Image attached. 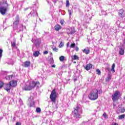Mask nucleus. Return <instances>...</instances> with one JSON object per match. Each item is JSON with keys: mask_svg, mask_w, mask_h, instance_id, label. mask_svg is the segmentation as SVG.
Returning <instances> with one entry per match:
<instances>
[{"mask_svg": "<svg viewBox=\"0 0 125 125\" xmlns=\"http://www.w3.org/2000/svg\"><path fill=\"white\" fill-rule=\"evenodd\" d=\"M82 114L83 108L80 105H77L75 110L72 112V115L75 118L76 121H79L82 118Z\"/></svg>", "mask_w": 125, "mask_h": 125, "instance_id": "1", "label": "nucleus"}, {"mask_svg": "<svg viewBox=\"0 0 125 125\" xmlns=\"http://www.w3.org/2000/svg\"><path fill=\"white\" fill-rule=\"evenodd\" d=\"M88 97L90 100H96L98 98V90L96 89L92 90Z\"/></svg>", "mask_w": 125, "mask_h": 125, "instance_id": "2", "label": "nucleus"}, {"mask_svg": "<svg viewBox=\"0 0 125 125\" xmlns=\"http://www.w3.org/2000/svg\"><path fill=\"white\" fill-rule=\"evenodd\" d=\"M35 87V83L31 82L29 84H26L22 87V90H25L26 91H29L32 90Z\"/></svg>", "mask_w": 125, "mask_h": 125, "instance_id": "3", "label": "nucleus"}, {"mask_svg": "<svg viewBox=\"0 0 125 125\" xmlns=\"http://www.w3.org/2000/svg\"><path fill=\"white\" fill-rule=\"evenodd\" d=\"M4 6H1L0 7V12L2 15H4V14H5V13L8 8L9 5L6 1H5V2H4Z\"/></svg>", "mask_w": 125, "mask_h": 125, "instance_id": "4", "label": "nucleus"}, {"mask_svg": "<svg viewBox=\"0 0 125 125\" xmlns=\"http://www.w3.org/2000/svg\"><path fill=\"white\" fill-rule=\"evenodd\" d=\"M56 96H57V93H56V90L53 89L50 95V98L52 102H55L56 100Z\"/></svg>", "mask_w": 125, "mask_h": 125, "instance_id": "5", "label": "nucleus"}, {"mask_svg": "<svg viewBox=\"0 0 125 125\" xmlns=\"http://www.w3.org/2000/svg\"><path fill=\"white\" fill-rule=\"evenodd\" d=\"M112 98L113 101H116V100H119V99L120 98V91H116L112 96Z\"/></svg>", "mask_w": 125, "mask_h": 125, "instance_id": "6", "label": "nucleus"}, {"mask_svg": "<svg viewBox=\"0 0 125 125\" xmlns=\"http://www.w3.org/2000/svg\"><path fill=\"white\" fill-rule=\"evenodd\" d=\"M16 20L13 23V26L15 29H17V26H18V24H19V16L18 15H17L16 17Z\"/></svg>", "mask_w": 125, "mask_h": 125, "instance_id": "7", "label": "nucleus"}, {"mask_svg": "<svg viewBox=\"0 0 125 125\" xmlns=\"http://www.w3.org/2000/svg\"><path fill=\"white\" fill-rule=\"evenodd\" d=\"M66 33L68 35H73L75 34V29H74L73 28H68L66 30Z\"/></svg>", "mask_w": 125, "mask_h": 125, "instance_id": "8", "label": "nucleus"}, {"mask_svg": "<svg viewBox=\"0 0 125 125\" xmlns=\"http://www.w3.org/2000/svg\"><path fill=\"white\" fill-rule=\"evenodd\" d=\"M32 42L35 44V46H39L41 43V39L32 40Z\"/></svg>", "mask_w": 125, "mask_h": 125, "instance_id": "9", "label": "nucleus"}, {"mask_svg": "<svg viewBox=\"0 0 125 125\" xmlns=\"http://www.w3.org/2000/svg\"><path fill=\"white\" fill-rule=\"evenodd\" d=\"M33 99H34V98L33 97V96H30L28 99V101L30 104V107H32L34 106L35 104V102H34V101L33 100Z\"/></svg>", "mask_w": 125, "mask_h": 125, "instance_id": "10", "label": "nucleus"}, {"mask_svg": "<svg viewBox=\"0 0 125 125\" xmlns=\"http://www.w3.org/2000/svg\"><path fill=\"white\" fill-rule=\"evenodd\" d=\"M4 88L6 91H9L11 89V86L10 84H5L4 85Z\"/></svg>", "mask_w": 125, "mask_h": 125, "instance_id": "11", "label": "nucleus"}, {"mask_svg": "<svg viewBox=\"0 0 125 125\" xmlns=\"http://www.w3.org/2000/svg\"><path fill=\"white\" fill-rule=\"evenodd\" d=\"M119 15L120 17H122V18H124L125 16V11L123 9L120 10L119 12Z\"/></svg>", "mask_w": 125, "mask_h": 125, "instance_id": "12", "label": "nucleus"}, {"mask_svg": "<svg viewBox=\"0 0 125 125\" xmlns=\"http://www.w3.org/2000/svg\"><path fill=\"white\" fill-rule=\"evenodd\" d=\"M10 85H11V86H16V85H17V82L16 81H12L11 82H10Z\"/></svg>", "mask_w": 125, "mask_h": 125, "instance_id": "13", "label": "nucleus"}, {"mask_svg": "<svg viewBox=\"0 0 125 125\" xmlns=\"http://www.w3.org/2000/svg\"><path fill=\"white\" fill-rule=\"evenodd\" d=\"M29 15H31V16L35 17V16H38V13H37V11L33 10L30 13Z\"/></svg>", "mask_w": 125, "mask_h": 125, "instance_id": "14", "label": "nucleus"}, {"mask_svg": "<svg viewBox=\"0 0 125 125\" xmlns=\"http://www.w3.org/2000/svg\"><path fill=\"white\" fill-rule=\"evenodd\" d=\"M92 68V64L89 63L86 65V67H85V70L86 71H88V70H90Z\"/></svg>", "mask_w": 125, "mask_h": 125, "instance_id": "15", "label": "nucleus"}, {"mask_svg": "<svg viewBox=\"0 0 125 125\" xmlns=\"http://www.w3.org/2000/svg\"><path fill=\"white\" fill-rule=\"evenodd\" d=\"M40 55V51H34L33 52V56L35 57H39Z\"/></svg>", "mask_w": 125, "mask_h": 125, "instance_id": "16", "label": "nucleus"}, {"mask_svg": "<svg viewBox=\"0 0 125 125\" xmlns=\"http://www.w3.org/2000/svg\"><path fill=\"white\" fill-rule=\"evenodd\" d=\"M55 30L56 31H59L61 29H62V27H61V26L59 24H57L55 26Z\"/></svg>", "mask_w": 125, "mask_h": 125, "instance_id": "17", "label": "nucleus"}, {"mask_svg": "<svg viewBox=\"0 0 125 125\" xmlns=\"http://www.w3.org/2000/svg\"><path fill=\"white\" fill-rule=\"evenodd\" d=\"M119 113H124L125 112V109L124 107H120L118 110Z\"/></svg>", "mask_w": 125, "mask_h": 125, "instance_id": "18", "label": "nucleus"}, {"mask_svg": "<svg viewBox=\"0 0 125 125\" xmlns=\"http://www.w3.org/2000/svg\"><path fill=\"white\" fill-rule=\"evenodd\" d=\"M72 60H79V56L77 55H74L71 56Z\"/></svg>", "mask_w": 125, "mask_h": 125, "instance_id": "19", "label": "nucleus"}, {"mask_svg": "<svg viewBox=\"0 0 125 125\" xmlns=\"http://www.w3.org/2000/svg\"><path fill=\"white\" fill-rule=\"evenodd\" d=\"M112 78V75L111 74H108V77L105 79V82H109L111 81V79Z\"/></svg>", "mask_w": 125, "mask_h": 125, "instance_id": "20", "label": "nucleus"}, {"mask_svg": "<svg viewBox=\"0 0 125 125\" xmlns=\"http://www.w3.org/2000/svg\"><path fill=\"white\" fill-rule=\"evenodd\" d=\"M30 64H31V62H26L24 63V67L25 68H27V67H29L30 66Z\"/></svg>", "mask_w": 125, "mask_h": 125, "instance_id": "21", "label": "nucleus"}, {"mask_svg": "<svg viewBox=\"0 0 125 125\" xmlns=\"http://www.w3.org/2000/svg\"><path fill=\"white\" fill-rule=\"evenodd\" d=\"M32 83H34L35 84V87L36 86V85H37L38 87H40V86H41V84H40V82H35L34 81H32Z\"/></svg>", "mask_w": 125, "mask_h": 125, "instance_id": "22", "label": "nucleus"}, {"mask_svg": "<svg viewBox=\"0 0 125 125\" xmlns=\"http://www.w3.org/2000/svg\"><path fill=\"white\" fill-rule=\"evenodd\" d=\"M83 53H85V54L87 55V54H89V49H84L83 50Z\"/></svg>", "mask_w": 125, "mask_h": 125, "instance_id": "23", "label": "nucleus"}, {"mask_svg": "<svg viewBox=\"0 0 125 125\" xmlns=\"http://www.w3.org/2000/svg\"><path fill=\"white\" fill-rule=\"evenodd\" d=\"M52 49L53 50V51H54L55 52H58V48L56 47L55 46H52Z\"/></svg>", "mask_w": 125, "mask_h": 125, "instance_id": "24", "label": "nucleus"}, {"mask_svg": "<svg viewBox=\"0 0 125 125\" xmlns=\"http://www.w3.org/2000/svg\"><path fill=\"white\" fill-rule=\"evenodd\" d=\"M124 53L125 50H124V49L121 48L119 51V54H120V55H124Z\"/></svg>", "mask_w": 125, "mask_h": 125, "instance_id": "25", "label": "nucleus"}, {"mask_svg": "<svg viewBox=\"0 0 125 125\" xmlns=\"http://www.w3.org/2000/svg\"><path fill=\"white\" fill-rule=\"evenodd\" d=\"M11 45L13 47H15V46H16V40L15 39H14V41L11 42Z\"/></svg>", "mask_w": 125, "mask_h": 125, "instance_id": "26", "label": "nucleus"}, {"mask_svg": "<svg viewBox=\"0 0 125 125\" xmlns=\"http://www.w3.org/2000/svg\"><path fill=\"white\" fill-rule=\"evenodd\" d=\"M12 78H13V76L12 75H9L6 76V79L8 81H9V80H11Z\"/></svg>", "mask_w": 125, "mask_h": 125, "instance_id": "27", "label": "nucleus"}, {"mask_svg": "<svg viewBox=\"0 0 125 125\" xmlns=\"http://www.w3.org/2000/svg\"><path fill=\"white\" fill-rule=\"evenodd\" d=\"M111 71L113 73H115V63H113L111 66Z\"/></svg>", "mask_w": 125, "mask_h": 125, "instance_id": "28", "label": "nucleus"}, {"mask_svg": "<svg viewBox=\"0 0 125 125\" xmlns=\"http://www.w3.org/2000/svg\"><path fill=\"white\" fill-rule=\"evenodd\" d=\"M125 114H123V115H120L119 116V119L120 120H122L123 119H125Z\"/></svg>", "mask_w": 125, "mask_h": 125, "instance_id": "29", "label": "nucleus"}, {"mask_svg": "<svg viewBox=\"0 0 125 125\" xmlns=\"http://www.w3.org/2000/svg\"><path fill=\"white\" fill-rule=\"evenodd\" d=\"M64 59H65V57L63 56H62L60 57V61H61V62L64 61Z\"/></svg>", "mask_w": 125, "mask_h": 125, "instance_id": "30", "label": "nucleus"}, {"mask_svg": "<svg viewBox=\"0 0 125 125\" xmlns=\"http://www.w3.org/2000/svg\"><path fill=\"white\" fill-rule=\"evenodd\" d=\"M36 111L37 113H41L42 110L41 109V108L38 107L36 108Z\"/></svg>", "mask_w": 125, "mask_h": 125, "instance_id": "31", "label": "nucleus"}, {"mask_svg": "<svg viewBox=\"0 0 125 125\" xmlns=\"http://www.w3.org/2000/svg\"><path fill=\"white\" fill-rule=\"evenodd\" d=\"M68 11L69 17H71V16H72V13H73V11L69 9L68 10Z\"/></svg>", "mask_w": 125, "mask_h": 125, "instance_id": "32", "label": "nucleus"}, {"mask_svg": "<svg viewBox=\"0 0 125 125\" xmlns=\"http://www.w3.org/2000/svg\"><path fill=\"white\" fill-rule=\"evenodd\" d=\"M63 46H64V43H63V42H61L59 47L60 48H61V47H63Z\"/></svg>", "mask_w": 125, "mask_h": 125, "instance_id": "33", "label": "nucleus"}, {"mask_svg": "<svg viewBox=\"0 0 125 125\" xmlns=\"http://www.w3.org/2000/svg\"><path fill=\"white\" fill-rule=\"evenodd\" d=\"M96 73L97 75H101V71H100L99 69L96 70Z\"/></svg>", "mask_w": 125, "mask_h": 125, "instance_id": "34", "label": "nucleus"}, {"mask_svg": "<svg viewBox=\"0 0 125 125\" xmlns=\"http://www.w3.org/2000/svg\"><path fill=\"white\" fill-rule=\"evenodd\" d=\"M75 46H76V44L75 43H72L70 45V48H74V47H75Z\"/></svg>", "mask_w": 125, "mask_h": 125, "instance_id": "35", "label": "nucleus"}, {"mask_svg": "<svg viewBox=\"0 0 125 125\" xmlns=\"http://www.w3.org/2000/svg\"><path fill=\"white\" fill-rule=\"evenodd\" d=\"M2 49H0V58H1V57L2 56V52H3Z\"/></svg>", "mask_w": 125, "mask_h": 125, "instance_id": "36", "label": "nucleus"}, {"mask_svg": "<svg viewBox=\"0 0 125 125\" xmlns=\"http://www.w3.org/2000/svg\"><path fill=\"white\" fill-rule=\"evenodd\" d=\"M3 86V83L2 82L0 81V88H1Z\"/></svg>", "mask_w": 125, "mask_h": 125, "instance_id": "37", "label": "nucleus"}, {"mask_svg": "<svg viewBox=\"0 0 125 125\" xmlns=\"http://www.w3.org/2000/svg\"><path fill=\"white\" fill-rule=\"evenodd\" d=\"M69 5H70V2L69 1V0H67L66 1V6L68 7V6H69Z\"/></svg>", "mask_w": 125, "mask_h": 125, "instance_id": "38", "label": "nucleus"}, {"mask_svg": "<svg viewBox=\"0 0 125 125\" xmlns=\"http://www.w3.org/2000/svg\"><path fill=\"white\" fill-rule=\"evenodd\" d=\"M103 116H104V118H105V119L108 118V116H107V114H106V113H104L103 114Z\"/></svg>", "mask_w": 125, "mask_h": 125, "instance_id": "39", "label": "nucleus"}, {"mask_svg": "<svg viewBox=\"0 0 125 125\" xmlns=\"http://www.w3.org/2000/svg\"><path fill=\"white\" fill-rule=\"evenodd\" d=\"M102 92H103L102 90H98V94L99 93V94H101V93H102Z\"/></svg>", "mask_w": 125, "mask_h": 125, "instance_id": "40", "label": "nucleus"}, {"mask_svg": "<svg viewBox=\"0 0 125 125\" xmlns=\"http://www.w3.org/2000/svg\"><path fill=\"white\" fill-rule=\"evenodd\" d=\"M19 102L21 104V105H22V104H23V102H22V100H21V99H20Z\"/></svg>", "mask_w": 125, "mask_h": 125, "instance_id": "41", "label": "nucleus"}, {"mask_svg": "<svg viewBox=\"0 0 125 125\" xmlns=\"http://www.w3.org/2000/svg\"><path fill=\"white\" fill-rule=\"evenodd\" d=\"M60 23L61 25H63V24H64V21H61Z\"/></svg>", "mask_w": 125, "mask_h": 125, "instance_id": "42", "label": "nucleus"}, {"mask_svg": "<svg viewBox=\"0 0 125 125\" xmlns=\"http://www.w3.org/2000/svg\"><path fill=\"white\" fill-rule=\"evenodd\" d=\"M47 53H48V51H45L43 52V54H47Z\"/></svg>", "mask_w": 125, "mask_h": 125, "instance_id": "43", "label": "nucleus"}, {"mask_svg": "<svg viewBox=\"0 0 125 125\" xmlns=\"http://www.w3.org/2000/svg\"><path fill=\"white\" fill-rule=\"evenodd\" d=\"M16 125H21L20 123L17 122V123H16Z\"/></svg>", "mask_w": 125, "mask_h": 125, "instance_id": "44", "label": "nucleus"}, {"mask_svg": "<svg viewBox=\"0 0 125 125\" xmlns=\"http://www.w3.org/2000/svg\"><path fill=\"white\" fill-rule=\"evenodd\" d=\"M106 70H107V71H111V68H110L109 67H107Z\"/></svg>", "mask_w": 125, "mask_h": 125, "instance_id": "45", "label": "nucleus"}, {"mask_svg": "<svg viewBox=\"0 0 125 125\" xmlns=\"http://www.w3.org/2000/svg\"><path fill=\"white\" fill-rule=\"evenodd\" d=\"M69 45H70V42H68L67 44V47H69Z\"/></svg>", "mask_w": 125, "mask_h": 125, "instance_id": "46", "label": "nucleus"}, {"mask_svg": "<svg viewBox=\"0 0 125 125\" xmlns=\"http://www.w3.org/2000/svg\"><path fill=\"white\" fill-rule=\"evenodd\" d=\"M76 51H79V47H76Z\"/></svg>", "mask_w": 125, "mask_h": 125, "instance_id": "47", "label": "nucleus"}, {"mask_svg": "<svg viewBox=\"0 0 125 125\" xmlns=\"http://www.w3.org/2000/svg\"><path fill=\"white\" fill-rule=\"evenodd\" d=\"M56 65L55 64L52 65V67L53 68H55Z\"/></svg>", "mask_w": 125, "mask_h": 125, "instance_id": "48", "label": "nucleus"}, {"mask_svg": "<svg viewBox=\"0 0 125 125\" xmlns=\"http://www.w3.org/2000/svg\"><path fill=\"white\" fill-rule=\"evenodd\" d=\"M28 8H25V9H24V10H25V11H26V10H28Z\"/></svg>", "mask_w": 125, "mask_h": 125, "instance_id": "49", "label": "nucleus"}, {"mask_svg": "<svg viewBox=\"0 0 125 125\" xmlns=\"http://www.w3.org/2000/svg\"><path fill=\"white\" fill-rule=\"evenodd\" d=\"M32 50L34 51V46L32 47Z\"/></svg>", "mask_w": 125, "mask_h": 125, "instance_id": "50", "label": "nucleus"}, {"mask_svg": "<svg viewBox=\"0 0 125 125\" xmlns=\"http://www.w3.org/2000/svg\"><path fill=\"white\" fill-rule=\"evenodd\" d=\"M48 3H49V2L48 1Z\"/></svg>", "mask_w": 125, "mask_h": 125, "instance_id": "51", "label": "nucleus"}, {"mask_svg": "<svg viewBox=\"0 0 125 125\" xmlns=\"http://www.w3.org/2000/svg\"><path fill=\"white\" fill-rule=\"evenodd\" d=\"M22 28L23 27V25H21Z\"/></svg>", "mask_w": 125, "mask_h": 125, "instance_id": "52", "label": "nucleus"}, {"mask_svg": "<svg viewBox=\"0 0 125 125\" xmlns=\"http://www.w3.org/2000/svg\"><path fill=\"white\" fill-rule=\"evenodd\" d=\"M21 41H22V39H21Z\"/></svg>", "mask_w": 125, "mask_h": 125, "instance_id": "53", "label": "nucleus"}, {"mask_svg": "<svg viewBox=\"0 0 125 125\" xmlns=\"http://www.w3.org/2000/svg\"><path fill=\"white\" fill-rule=\"evenodd\" d=\"M74 81H77V80H75Z\"/></svg>", "mask_w": 125, "mask_h": 125, "instance_id": "54", "label": "nucleus"}]
</instances>
